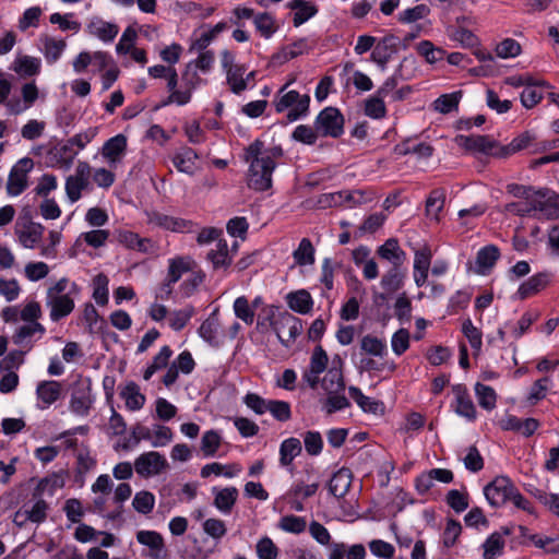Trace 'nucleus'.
I'll return each instance as SVG.
<instances>
[{
    "instance_id": "27",
    "label": "nucleus",
    "mask_w": 559,
    "mask_h": 559,
    "mask_svg": "<svg viewBox=\"0 0 559 559\" xmlns=\"http://www.w3.org/2000/svg\"><path fill=\"white\" fill-rule=\"evenodd\" d=\"M353 481V474L349 468L342 467L335 472L328 485L329 491L335 498H343L349 490Z\"/></svg>"
},
{
    "instance_id": "20",
    "label": "nucleus",
    "mask_w": 559,
    "mask_h": 559,
    "mask_svg": "<svg viewBox=\"0 0 559 559\" xmlns=\"http://www.w3.org/2000/svg\"><path fill=\"white\" fill-rule=\"evenodd\" d=\"M512 527L502 526L499 531L491 533L483 544V558L484 559H496L500 557L504 551V536L512 534Z\"/></svg>"
},
{
    "instance_id": "15",
    "label": "nucleus",
    "mask_w": 559,
    "mask_h": 559,
    "mask_svg": "<svg viewBox=\"0 0 559 559\" xmlns=\"http://www.w3.org/2000/svg\"><path fill=\"white\" fill-rule=\"evenodd\" d=\"M552 278L554 273L550 271L536 273L519 286L516 294L520 299H527L549 286Z\"/></svg>"
},
{
    "instance_id": "57",
    "label": "nucleus",
    "mask_w": 559,
    "mask_h": 559,
    "mask_svg": "<svg viewBox=\"0 0 559 559\" xmlns=\"http://www.w3.org/2000/svg\"><path fill=\"white\" fill-rule=\"evenodd\" d=\"M257 31L265 38H270L276 32L274 17L269 13H259L253 17Z\"/></svg>"
},
{
    "instance_id": "6",
    "label": "nucleus",
    "mask_w": 559,
    "mask_h": 559,
    "mask_svg": "<svg viewBox=\"0 0 559 559\" xmlns=\"http://www.w3.org/2000/svg\"><path fill=\"white\" fill-rule=\"evenodd\" d=\"M92 394V380L80 377L72 385L69 403L70 411L81 417H86L94 404Z\"/></svg>"
},
{
    "instance_id": "14",
    "label": "nucleus",
    "mask_w": 559,
    "mask_h": 559,
    "mask_svg": "<svg viewBox=\"0 0 559 559\" xmlns=\"http://www.w3.org/2000/svg\"><path fill=\"white\" fill-rule=\"evenodd\" d=\"M452 393L454 395L453 407L455 413L467 420L474 421L477 417V412L466 385L462 383L454 384Z\"/></svg>"
},
{
    "instance_id": "55",
    "label": "nucleus",
    "mask_w": 559,
    "mask_h": 559,
    "mask_svg": "<svg viewBox=\"0 0 559 559\" xmlns=\"http://www.w3.org/2000/svg\"><path fill=\"white\" fill-rule=\"evenodd\" d=\"M462 333L468 340L471 347L475 352H480L483 346V333L476 328L471 319H466L462 324Z\"/></svg>"
},
{
    "instance_id": "3",
    "label": "nucleus",
    "mask_w": 559,
    "mask_h": 559,
    "mask_svg": "<svg viewBox=\"0 0 559 559\" xmlns=\"http://www.w3.org/2000/svg\"><path fill=\"white\" fill-rule=\"evenodd\" d=\"M282 156L281 147L263 150V143L257 140L246 150L245 160L250 165L251 175H271L275 168V159Z\"/></svg>"
},
{
    "instance_id": "4",
    "label": "nucleus",
    "mask_w": 559,
    "mask_h": 559,
    "mask_svg": "<svg viewBox=\"0 0 559 559\" xmlns=\"http://www.w3.org/2000/svg\"><path fill=\"white\" fill-rule=\"evenodd\" d=\"M293 82L285 84L278 92V95L274 99V106L277 112H282L288 108L290 110L287 114L288 121L293 122L302 116H306L309 110L310 97L309 95H300L297 91H289L285 94L283 92Z\"/></svg>"
},
{
    "instance_id": "34",
    "label": "nucleus",
    "mask_w": 559,
    "mask_h": 559,
    "mask_svg": "<svg viewBox=\"0 0 559 559\" xmlns=\"http://www.w3.org/2000/svg\"><path fill=\"white\" fill-rule=\"evenodd\" d=\"M41 52L49 64L57 62L67 48V41L64 39H56L49 36L41 38Z\"/></svg>"
},
{
    "instance_id": "31",
    "label": "nucleus",
    "mask_w": 559,
    "mask_h": 559,
    "mask_svg": "<svg viewBox=\"0 0 559 559\" xmlns=\"http://www.w3.org/2000/svg\"><path fill=\"white\" fill-rule=\"evenodd\" d=\"M302 445L298 438L290 437L282 441L280 445V465L289 467L294 460L301 454Z\"/></svg>"
},
{
    "instance_id": "10",
    "label": "nucleus",
    "mask_w": 559,
    "mask_h": 559,
    "mask_svg": "<svg viewBox=\"0 0 559 559\" xmlns=\"http://www.w3.org/2000/svg\"><path fill=\"white\" fill-rule=\"evenodd\" d=\"M272 325L278 340L285 346H289L302 331L301 320L289 312L281 313Z\"/></svg>"
},
{
    "instance_id": "47",
    "label": "nucleus",
    "mask_w": 559,
    "mask_h": 559,
    "mask_svg": "<svg viewBox=\"0 0 559 559\" xmlns=\"http://www.w3.org/2000/svg\"><path fill=\"white\" fill-rule=\"evenodd\" d=\"M445 201V190L442 188L433 189L426 201V212L427 215L439 219V214L443 209Z\"/></svg>"
},
{
    "instance_id": "26",
    "label": "nucleus",
    "mask_w": 559,
    "mask_h": 559,
    "mask_svg": "<svg viewBox=\"0 0 559 559\" xmlns=\"http://www.w3.org/2000/svg\"><path fill=\"white\" fill-rule=\"evenodd\" d=\"M195 266V261L189 255H179L168 260V270L166 278L169 283L176 284L185 273L191 272Z\"/></svg>"
},
{
    "instance_id": "13",
    "label": "nucleus",
    "mask_w": 559,
    "mask_h": 559,
    "mask_svg": "<svg viewBox=\"0 0 559 559\" xmlns=\"http://www.w3.org/2000/svg\"><path fill=\"white\" fill-rule=\"evenodd\" d=\"M46 333L45 326L39 322L26 323L19 326L12 335V342L20 348L32 350L37 340Z\"/></svg>"
},
{
    "instance_id": "45",
    "label": "nucleus",
    "mask_w": 559,
    "mask_h": 559,
    "mask_svg": "<svg viewBox=\"0 0 559 559\" xmlns=\"http://www.w3.org/2000/svg\"><path fill=\"white\" fill-rule=\"evenodd\" d=\"M171 355V348L168 345L163 346L159 349V352L154 356L153 361L144 370V380H150L156 371L166 368Z\"/></svg>"
},
{
    "instance_id": "61",
    "label": "nucleus",
    "mask_w": 559,
    "mask_h": 559,
    "mask_svg": "<svg viewBox=\"0 0 559 559\" xmlns=\"http://www.w3.org/2000/svg\"><path fill=\"white\" fill-rule=\"evenodd\" d=\"M202 528L206 535L215 540L222 539L227 533L225 522L215 518L205 520L202 524Z\"/></svg>"
},
{
    "instance_id": "2",
    "label": "nucleus",
    "mask_w": 559,
    "mask_h": 559,
    "mask_svg": "<svg viewBox=\"0 0 559 559\" xmlns=\"http://www.w3.org/2000/svg\"><path fill=\"white\" fill-rule=\"evenodd\" d=\"M202 80L195 71L193 62L187 63L179 79L176 69H171L168 75L167 88L169 96L164 105L177 104L183 106L191 100L193 91L201 84Z\"/></svg>"
},
{
    "instance_id": "41",
    "label": "nucleus",
    "mask_w": 559,
    "mask_h": 559,
    "mask_svg": "<svg viewBox=\"0 0 559 559\" xmlns=\"http://www.w3.org/2000/svg\"><path fill=\"white\" fill-rule=\"evenodd\" d=\"M346 207H355L358 205L370 203L378 199L377 192L372 189L345 190Z\"/></svg>"
},
{
    "instance_id": "9",
    "label": "nucleus",
    "mask_w": 559,
    "mask_h": 559,
    "mask_svg": "<svg viewBox=\"0 0 559 559\" xmlns=\"http://www.w3.org/2000/svg\"><path fill=\"white\" fill-rule=\"evenodd\" d=\"M144 214L148 225L160 228L163 230L173 233H188L191 231L193 227V223L191 221L170 216L157 210H146Z\"/></svg>"
},
{
    "instance_id": "18",
    "label": "nucleus",
    "mask_w": 559,
    "mask_h": 559,
    "mask_svg": "<svg viewBox=\"0 0 559 559\" xmlns=\"http://www.w3.org/2000/svg\"><path fill=\"white\" fill-rule=\"evenodd\" d=\"M198 332L200 337L213 347H218L223 344L224 333L216 311L212 312L202 322Z\"/></svg>"
},
{
    "instance_id": "8",
    "label": "nucleus",
    "mask_w": 559,
    "mask_h": 559,
    "mask_svg": "<svg viewBox=\"0 0 559 559\" xmlns=\"http://www.w3.org/2000/svg\"><path fill=\"white\" fill-rule=\"evenodd\" d=\"M314 128L321 135L338 138L344 132V117L337 108L326 107L318 115Z\"/></svg>"
},
{
    "instance_id": "49",
    "label": "nucleus",
    "mask_w": 559,
    "mask_h": 559,
    "mask_svg": "<svg viewBox=\"0 0 559 559\" xmlns=\"http://www.w3.org/2000/svg\"><path fill=\"white\" fill-rule=\"evenodd\" d=\"M540 317V313L538 310H527L525 311L520 320L518 321L516 325L512 326L511 329V335L519 340L531 328V325L536 322Z\"/></svg>"
},
{
    "instance_id": "39",
    "label": "nucleus",
    "mask_w": 559,
    "mask_h": 559,
    "mask_svg": "<svg viewBox=\"0 0 559 559\" xmlns=\"http://www.w3.org/2000/svg\"><path fill=\"white\" fill-rule=\"evenodd\" d=\"M90 178L91 177H67L66 192L72 203L76 202L82 197V192L91 191L92 186Z\"/></svg>"
},
{
    "instance_id": "52",
    "label": "nucleus",
    "mask_w": 559,
    "mask_h": 559,
    "mask_svg": "<svg viewBox=\"0 0 559 559\" xmlns=\"http://www.w3.org/2000/svg\"><path fill=\"white\" fill-rule=\"evenodd\" d=\"M35 503L32 506L29 510H25L24 513L19 511L15 515V522L22 515L25 516L26 520H29L34 523L44 522L47 516L48 504L44 499H35Z\"/></svg>"
},
{
    "instance_id": "7",
    "label": "nucleus",
    "mask_w": 559,
    "mask_h": 559,
    "mask_svg": "<svg viewBox=\"0 0 559 559\" xmlns=\"http://www.w3.org/2000/svg\"><path fill=\"white\" fill-rule=\"evenodd\" d=\"M134 471L142 478H151L166 472L169 467L164 454L156 451H148L140 454L134 460Z\"/></svg>"
},
{
    "instance_id": "38",
    "label": "nucleus",
    "mask_w": 559,
    "mask_h": 559,
    "mask_svg": "<svg viewBox=\"0 0 559 559\" xmlns=\"http://www.w3.org/2000/svg\"><path fill=\"white\" fill-rule=\"evenodd\" d=\"M405 272L401 267H390L382 276L380 285L388 294H393L402 288L405 280Z\"/></svg>"
},
{
    "instance_id": "54",
    "label": "nucleus",
    "mask_w": 559,
    "mask_h": 559,
    "mask_svg": "<svg viewBox=\"0 0 559 559\" xmlns=\"http://www.w3.org/2000/svg\"><path fill=\"white\" fill-rule=\"evenodd\" d=\"M132 506L136 512L148 514L155 507V496L147 490L139 491L133 498Z\"/></svg>"
},
{
    "instance_id": "60",
    "label": "nucleus",
    "mask_w": 559,
    "mask_h": 559,
    "mask_svg": "<svg viewBox=\"0 0 559 559\" xmlns=\"http://www.w3.org/2000/svg\"><path fill=\"white\" fill-rule=\"evenodd\" d=\"M319 486V483L305 484L296 481L289 489V496L296 500H306L317 493Z\"/></svg>"
},
{
    "instance_id": "33",
    "label": "nucleus",
    "mask_w": 559,
    "mask_h": 559,
    "mask_svg": "<svg viewBox=\"0 0 559 559\" xmlns=\"http://www.w3.org/2000/svg\"><path fill=\"white\" fill-rule=\"evenodd\" d=\"M287 5L295 11L293 22L296 27L300 26L318 13V8L309 1L290 0Z\"/></svg>"
},
{
    "instance_id": "30",
    "label": "nucleus",
    "mask_w": 559,
    "mask_h": 559,
    "mask_svg": "<svg viewBox=\"0 0 559 559\" xmlns=\"http://www.w3.org/2000/svg\"><path fill=\"white\" fill-rule=\"evenodd\" d=\"M40 59L32 56H19L11 66V69L23 79L37 75L40 72Z\"/></svg>"
},
{
    "instance_id": "46",
    "label": "nucleus",
    "mask_w": 559,
    "mask_h": 559,
    "mask_svg": "<svg viewBox=\"0 0 559 559\" xmlns=\"http://www.w3.org/2000/svg\"><path fill=\"white\" fill-rule=\"evenodd\" d=\"M277 527L283 532L298 535L306 531L307 520L294 514L284 515L280 519Z\"/></svg>"
},
{
    "instance_id": "58",
    "label": "nucleus",
    "mask_w": 559,
    "mask_h": 559,
    "mask_svg": "<svg viewBox=\"0 0 559 559\" xmlns=\"http://www.w3.org/2000/svg\"><path fill=\"white\" fill-rule=\"evenodd\" d=\"M462 533V525L454 519L447 521L444 531L442 533V544L445 548L453 547Z\"/></svg>"
},
{
    "instance_id": "28",
    "label": "nucleus",
    "mask_w": 559,
    "mask_h": 559,
    "mask_svg": "<svg viewBox=\"0 0 559 559\" xmlns=\"http://www.w3.org/2000/svg\"><path fill=\"white\" fill-rule=\"evenodd\" d=\"M348 394L352 400L365 412L373 415L382 414L384 404L381 401L369 397L362 391L354 385L348 388Z\"/></svg>"
},
{
    "instance_id": "1",
    "label": "nucleus",
    "mask_w": 559,
    "mask_h": 559,
    "mask_svg": "<svg viewBox=\"0 0 559 559\" xmlns=\"http://www.w3.org/2000/svg\"><path fill=\"white\" fill-rule=\"evenodd\" d=\"M80 290V286L67 277L60 278L47 289L46 306L50 310L49 317L52 322H58L71 314Z\"/></svg>"
},
{
    "instance_id": "50",
    "label": "nucleus",
    "mask_w": 559,
    "mask_h": 559,
    "mask_svg": "<svg viewBox=\"0 0 559 559\" xmlns=\"http://www.w3.org/2000/svg\"><path fill=\"white\" fill-rule=\"evenodd\" d=\"M245 72L246 68L243 66H235L226 72L227 83L233 93L240 94L247 88V80L243 78Z\"/></svg>"
},
{
    "instance_id": "12",
    "label": "nucleus",
    "mask_w": 559,
    "mask_h": 559,
    "mask_svg": "<svg viewBox=\"0 0 559 559\" xmlns=\"http://www.w3.org/2000/svg\"><path fill=\"white\" fill-rule=\"evenodd\" d=\"M45 227L40 223L20 218L15 224V235L21 246L34 249L41 240Z\"/></svg>"
},
{
    "instance_id": "43",
    "label": "nucleus",
    "mask_w": 559,
    "mask_h": 559,
    "mask_svg": "<svg viewBox=\"0 0 559 559\" xmlns=\"http://www.w3.org/2000/svg\"><path fill=\"white\" fill-rule=\"evenodd\" d=\"M360 348L364 353L373 357L383 358L388 354L386 343L371 334L362 336Z\"/></svg>"
},
{
    "instance_id": "40",
    "label": "nucleus",
    "mask_w": 559,
    "mask_h": 559,
    "mask_svg": "<svg viewBox=\"0 0 559 559\" xmlns=\"http://www.w3.org/2000/svg\"><path fill=\"white\" fill-rule=\"evenodd\" d=\"M295 263L299 266L312 265L316 261V249L309 238H302L293 252Z\"/></svg>"
},
{
    "instance_id": "59",
    "label": "nucleus",
    "mask_w": 559,
    "mask_h": 559,
    "mask_svg": "<svg viewBox=\"0 0 559 559\" xmlns=\"http://www.w3.org/2000/svg\"><path fill=\"white\" fill-rule=\"evenodd\" d=\"M222 438L215 430L205 431L201 439V450L204 456H214L221 447Z\"/></svg>"
},
{
    "instance_id": "36",
    "label": "nucleus",
    "mask_w": 559,
    "mask_h": 559,
    "mask_svg": "<svg viewBox=\"0 0 559 559\" xmlns=\"http://www.w3.org/2000/svg\"><path fill=\"white\" fill-rule=\"evenodd\" d=\"M366 550L360 544L353 545L349 548L343 543L333 544L329 559H365Z\"/></svg>"
},
{
    "instance_id": "16",
    "label": "nucleus",
    "mask_w": 559,
    "mask_h": 559,
    "mask_svg": "<svg viewBox=\"0 0 559 559\" xmlns=\"http://www.w3.org/2000/svg\"><path fill=\"white\" fill-rule=\"evenodd\" d=\"M61 394L62 385L60 382L55 380L40 381L36 388L37 408L41 411L49 408L61 397Z\"/></svg>"
},
{
    "instance_id": "5",
    "label": "nucleus",
    "mask_w": 559,
    "mask_h": 559,
    "mask_svg": "<svg viewBox=\"0 0 559 559\" xmlns=\"http://www.w3.org/2000/svg\"><path fill=\"white\" fill-rule=\"evenodd\" d=\"M523 194L530 199L532 209L539 214V216L548 219L559 218V194L548 189L533 191L531 189L522 188Z\"/></svg>"
},
{
    "instance_id": "62",
    "label": "nucleus",
    "mask_w": 559,
    "mask_h": 559,
    "mask_svg": "<svg viewBox=\"0 0 559 559\" xmlns=\"http://www.w3.org/2000/svg\"><path fill=\"white\" fill-rule=\"evenodd\" d=\"M549 383V377H544L536 380L530 389L527 402L532 405H535L537 402L544 400L547 395Z\"/></svg>"
},
{
    "instance_id": "63",
    "label": "nucleus",
    "mask_w": 559,
    "mask_h": 559,
    "mask_svg": "<svg viewBox=\"0 0 559 559\" xmlns=\"http://www.w3.org/2000/svg\"><path fill=\"white\" fill-rule=\"evenodd\" d=\"M306 452L311 456H318L323 449V439L319 431L309 430L304 435Z\"/></svg>"
},
{
    "instance_id": "44",
    "label": "nucleus",
    "mask_w": 559,
    "mask_h": 559,
    "mask_svg": "<svg viewBox=\"0 0 559 559\" xmlns=\"http://www.w3.org/2000/svg\"><path fill=\"white\" fill-rule=\"evenodd\" d=\"M127 139L122 134H117L105 142L102 148L103 156L115 162L124 152Z\"/></svg>"
},
{
    "instance_id": "53",
    "label": "nucleus",
    "mask_w": 559,
    "mask_h": 559,
    "mask_svg": "<svg viewBox=\"0 0 559 559\" xmlns=\"http://www.w3.org/2000/svg\"><path fill=\"white\" fill-rule=\"evenodd\" d=\"M461 98V91H456L450 94H443L435 100L433 107L437 111L441 114H449L457 108Z\"/></svg>"
},
{
    "instance_id": "37",
    "label": "nucleus",
    "mask_w": 559,
    "mask_h": 559,
    "mask_svg": "<svg viewBox=\"0 0 559 559\" xmlns=\"http://www.w3.org/2000/svg\"><path fill=\"white\" fill-rule=\"evenodd\" d=\"M207 259L211 261L215 270L229 267L233 259L229 255L227 241L225 239H218L216 242V249H213L207 253Z\"/></svg>"
},
{
    "instance_id": "25",
    "label": "nucleus",
    "mask_w": 559,
    "mask_h": 559,
    "mask_svg": "<svg viewBox=\"0 0 559 559\" xmlns=\"http://www.w3.org/2000/svg\"><path fill=\"white\" fill-rule=\"evenodd\" d=\"M212 492L214 495V507L223 514H229L238 499V489L236 487H214Z\"/></svg>"
},
{
    "instance_id": "51",
    "label": "nucleus",
    "mask_w": 559,
    "mask_h": 559,
    "mask_svg": "<svg viewBox=\"0 0 559 559\" xmlns=\"http://www.w3.org/2000/svg\"><path fill=\"white\" fill-rule=\"evenodd\" d=\"M333 206H346L344 191L322 193L312 204V207L321 210Z\"/></svg>"
},
{
    "instance_id": "24",
    "label": "nucleus",
    "mask_w": 559,
    "mask_h": 559,
    "mask_svg": "<svg viewBox=\"0 0 559 559\" xmlns=\"http://www.w3.org/2000/svg\"><path fill=\"white\" fill-rule=\"evenodd\" d=\"M378 255L392 264L391 267H402L406 260L405 251L400 247L397 239L390 238L377 250Z\"/></svg>"
},
{
    "instance_id": "17",
    "label": "nucleus",
    "mask_w": 559,
    "mask_h": 559,
    "mask_svg": "<svg viewBox=\"0 0 559 559\" xmlns=\"http://www.w3.org/2000/svg\"><path fill=\"white\" fill-rule=\"evenodd\" d=\"M86 32L104 43H111L119 33V26L99 16H93L86 23Z\"/></svg>"
},
{
    "instance_id": "56",
    "label": "nucleus",
    "mask_w": 559,
    "mask_h": 559,
    "mask_svg": "<svg viewBox=\"0 0 559 559\" xmlns=\"http://www.w3.org/2000/svg\"><path fill=\"white\" fill-rule=\"evenodd\" d=\"M108 277L103 273L96 275L93 280V298L99 306L108 304Z\"/></svg>"
},
{
    "instance_id": "21",
    "label": "nucleus",
    "mask_w": 559,
    "mask_h": 559,
    "mask_svg": "<svg viewBox=\"0 0 559 559\" xmlns=\"http://www.w3.org/2000/svg\"><path fill=\"white\" fill-rule=\"evenodd\" d=\"M342 365V358L338 355L334 356L332 367L322 380V388L328 394L342 393L345 390V382L341 370Z\"/></svg>"
},
{
    "instance_id": "11",
    "label": "nucleus",
    "mask_w": 559,
    "mask_h": 559,
    "mask_svg": "<svg viewBox=\"0 0 559 559\" xmlns=\"http://www.w3.org/2000/svg\"><path fill=\"white\" fill-rule=\"evenodd\" d=\"M513 488L514 485L509 477L497 476L484 488V493L490 506L501 507L509 501Z\"/></svg>"
},
{
    "instance_id": "48",
    "label": "nucleus",
    "mask_w": 559,
    "mask_h": 559,
    "mask_svg": "<svg viewBox=\"0 0 559 559\" xmlns=\"http://www.w3.org/2000/svg\"><path fill=\"white\" fill-rule=\"evenodd\" d=\"M475 394L480 407L487 411H492L497 404L496 391L486 384L477 382L475 385Z\"/></svg>"
},
{
    "instance_id": "19",
    "label": "nucleus",
    "mask_w": 559,
    "mask_h": 559,
    "mask_svg": "<svg viewBox=\"0 0 559 559\" xmlns=\"http://www.w3.org/2000/svg\"><path fill=\"white\" fill-rule=\"evenodd\" d=\"M399 155H414L419 163L427 162L433 154L435 148L426 142H418L415 139H407L395 146Z\"/></svg>"
},
{
    "instance_id": "35",
    "label": "nucleus",
    "mask_w": 559,
    "mask_h": 559,
    "mask_svg": "<svg viewBox=\"0 0 559 559\" xmlns=\"http://www.w3.org/2000/svg\"><path fill=\"white\" fill-rule=\"evenodd\" d=\"M500 258V250L495 245H487L480 248L476 255V265L479 273H485L486 271L493 267L496 262Z\"/></svg>"
},
{
    "instance_id": "29",
    "label": "nucleus",
    "mask_w": 559,
    "mask_h": 559,
    "mask_svg": "<svg viewBox=\"0 0 559 559\" xmlns=\"http://www.w3.org/2000/svg\"><path fill=\"white\" fill-rule=\"evenodd\" d=\"M286 302L293 311L300 314H308L313 308L312 296L306 289L288 293L286 295Z\"/></svg>"
},
{
    "instance_id": "23",
    "label": "nucleus",
    "mask_w": 559,
    "mask_h": 559,
    "mask_svg": "<svg viewBox=\"0 0 559 559\" xmlns=\"http://www.w3.org/2000/svg\"><path fill=\"white\" fill-rule=\"evenodd\" d=\"M400 39L396 36L389 35L383 37L374 47L371 58L372 60L381 66L385 67L388 61L394 53L397 52Z\"/></svg>"
},
{
    "instance_id": "32",
    "label": "nucleus",
    "mask_w": 559,
    "mask_h": 559,
    "mask_svg": "<svg viewBox=\"0 0 559 559\" xmlns=\"http://www.w3.org/2000/svg\"><path fill=\"white\" fill-rule=\"evenodd\" d=\"M120 396L124 400L126 407L131 412L141 409L146 402L145 395L141 393L139 385L133 381L126 384L120 392Z\"/></svg>"
},
{
    "instance_id": "64",
    "label": "nucleus",
    "mask_w": 559,
    "mask_h": 559,
    "mask_svg": "<svg viewBox=\"0 0 559 559\" xmlns=\"http://www.w3.org/2000/svg\"><path fill=\"white\" fill-rule=\"evenodd\" d=\"M271 400H265L257 393L249 392L243 396L245 405L257 415H264L269 412Z\"/></svg>"
},
{
    "instance_id": "22",
    "label": "nucleus",
    "mask_w": 559,
    "mask_h": 559,
    "mask_svg": "<svg viewBox=\"0 0 559 559\" xmlns=\"http://www.w3.org/2000/svg\"><path fill=\"white\" fill-rule=\"evenodd\" d=\"M136 540L151 549L152 559H166L167 554L165 549V542L156 531H139L136 533Z\"/></svg>"
},
{
    "instance_id": "42",
    "label": "nucleus",
    "mask_w": 559,
    "mask_h": 559,
    "mask_svg": "<svg viewBox=\"0 0 559 559\" xmlns=\"http://www.w3.org/2000/svg\"><path fill=\"white\" fill-rule=\"evenodd\" d=\"M536 140V136L531 131H525L514 138L508 145H502L500 152H502V158H506L516 152L524 148H528Z\"/></svg>"
}]
</instances>
